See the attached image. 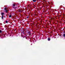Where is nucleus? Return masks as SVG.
<instances>
[{
	"label": "nucleus",
	"mask_w": 65,
	"mask_h": 65,
	"mask_svg": "<svg viewBox=\"0 0 65 65\" xmlns=\"http://www.w3.org/2000/svg\"><path fill=\"white\" fill-rule=\"evenodd\" d=\"M25 38H26V39H27V37H26Z\"/></svg>",
	"instance_id": "18"
},
{
	"label": "nucleus",
	"mask_w": 65,
	"mask_h": 65,
	"mask_svg": "<svg viewBox=\"0 0 65 65\" xmlns=\"http://www.w3.org/2000/svg\"><path fill=\"white\" fill-rule=\"evenodd\" d=\"M28 18H29V16H28L27 17V18L28 19Z\"/></svg>",
	"instance_id": "17"
},
{
	"label": "nucleus",
	"mask_w": 65,
	"mask_h": 65,
	"mask_svg": "<svg viewBox=\"0 0 65 65\" xmlns=\"http://www.w3.org/2000/svg\"><path fill=\"white\" fill-rule=\"evenodd\" d=\"M18 12H22L23 11H22V10H21L20 9H19L18 10Z\"/></svg>",
	"instance_id": "1"
},
{
	"label": "nucleus",
	"mask_w": 65,
	"mask_h": 65,
	"mask_svg": "<svg viewBox=\"0 0 65 65\" xmlns=\"http://www.w3.org/2000/svg\"><path fill=\"white\" fill-rule=\"evenodd\" d=\"M44 12H45V11Z\"/></svg>",
	"instance_id": "19"
},
{
	"label": "nucleus",
	"mask_w": 65,
	"mask_h": 65,
	"mask_svg": "<svg viewBox=\"0 0 65 65\" xmlns=\"http://www.w3.org/2000/svg\"><path fill=\"white\" fill-rule=\"evenodd\" d=\"M32 1L33 2H36V0H32Z\"/></svg>",
	"instance_id": "8"
},
{
	"label": "nucleus",
	"mask_w": 65,
	"mask_h": 65,
	"mask_svg": "<svg viewBox=\"0 0 65 65\" xmlns=\"http://www.w3.org/2000/svg\"><path fill=\"white\" fill-rule=\"evenodd\" d=\"M49 23H51L52 22V21H49Z\"/></svg>",
	"instance_id": "14"
},
{
	"label": "nucleus",
	"mask_w": 65,
	"mask_h": 65,
	"mask_svg": "<svg viewBox=\"0 0 65 65\" xmlns=\"http://www.w3.org/2000/svg\"><path fill=\"white\" fill-rule=\"evenodd\" d=\"M15 6V4H13V6Z\"/></svg>",
	"instance_id": "11"
},
{
	"label": "nucleus",
	"mask_w": 65,
	"mask_h": 65,
	"mask_svg": "<svg viewBox=\"0 0 65 65\" xmlns=\"http://www.w3.org/2000/svg\"><path fill=\"white\" fill-rule=\"evenodd\" d=\"M6 12H7L8 11V10H6Z\"/></svg>",
	"instance_id": "16"
},
{
	"label": "nucleus",
	"mask_w": 65,
	"mask_h": 65,
	"mask_svg": "<svg viewBox=\"0 0 65 65\" xmlns=\"http://www.w3.org/2000/svg\"><path fill=\"white\" fill-rule=\"evenodd\" d=\"M21 31H22V32H23V33L24 32V30L22 29H21Z\"/></svg>",
	"instance_id": "3"
},
{
	"label": "nucleus",
	"mask_w": 65,
	"mask_h": 65,
	"mask_svg": "<svg viewBox=\"0 0 65 65\" xmlns=\"http://www.w3.org/2000/svg\"><path fill=\"white\" fill-rule=\"evenodd\" d=\"M6 23H8V21H6Z\"/></svg>",
	"instance_id": "13"
},
{
	"label": "nucleus",
	"mask_w": 65,
	"mask_h": 65,
	"mask_svg": "<svg viewBox=\"0 0 65 65\" xmlns=\"http://www.w3.org/2000/svg\"><path fill=\"white\" fill-rule=\"evenodd\" d=\"M33 5H34V7H35V5H34V4H33Z\"/></svg>",
	"instance_id": "15"
},
{
	"label": "nucleus",
	"mask_w": 65,
	"mask_h": 65,
	"mask_svg": "<svg viewBox=\"0 0 65 65\" xmlns=\"http://www.w3.org/2000/svg\"><path fill=\"white\" fill-rule=\"evenodd\" d=\"M48 41H50L51 40V38H48L47 39Z\"/></svg>",
	"instance_id": "2"
},
{
	"label": "nucleus",
	"mask_w": 65,
	"mask_h": 65,
	"mask_svg": "<svg viewBox=\"0 0 65 65\" xmlns=\"http://www.w3.org/2000/svg\"><path fill=\"white\" fill-rule=\"evenodd\" d=\"M3 17H4V15H2V19H3H3H4Z\"/></svg>",
	"instance_id": "5"
},
{
	"label": "nucleus",
	"mask_w": 65,
	"mask_h": 65,
	"mask_svg": "<svg viewBox=\"0 0 65 65\" xmlns=\"http://www.w3.org/2000/svg\"><path fill=\"white\" fill-rule=\"evenodd\" d=\"M0 33H2V30H0Z\"/></svg>",
	"instance_id": "12"
},
{
	"label": "nucleus",
	"mask_w": 65,
	"mask_h": 65,
	"mask_svg": "<svg viewBox=\"0 0 65 65\" xmlns=\"http://www.w3.org/2000/svg\"><path fill=\"white\" fill-rule=\"evenodd\" d=\"M6 9H7V8H5L4 9L5 10H6Z\"/></svg>",
	"instance_id": "10"
},
{
	"label": "nucleus",
	"mask_w": 65,
	"mask_h": 65,
	"mask_svg": "<svg viewBox=\"0 0 65 65\" xmlns=\"http://www.w3.org/2000/svg\"><path fill=\"white\" fill-rule=\"evenodd\" d=\"M4 14V13L3 12L2 13L1 15H3Z\"/></svg>",
	"instance_id": "9"
},
{
	"label": "nucleus",
	"mask_w": 65,
	"mask_h": 65,
	"mask_svg": "<svg viewBox=\"0 0 65 65\" xmlns=\"http://www.w3.org/2000/svg\"><path fill=\"white\" fill-rule=\"evenodd\" d=\"M9 18H11V17H12V15H11V14L9 15Z\"/></svg>",
	"instance_id": "4"
},
{
	"label": "nucleus",
	"mask_w": 65,
	"mask_h": 65,
	"mask_svg": "<svg viewBox=\"0 0 65 65\" xmlns=\"http://www.w3.org/2000/svg\"><path fill=\"white\" fill-rule=\"evenodd\" d=\"M63 37H65V34H63Z\"/></svg>",
	"instance_id": "7"
},
{
	"label": "nucleus",
	"mask_w": 65,
	"mask_h": 65,
	"mask_svg": "<svg viewBox=\"0 0 65 65\" xmlns=\"http://www.w3.org/2000/svg\"><path fill=\"white\" fill-rule=\"evenodd\" d=\"M28 34H31V32L30 31H29L28 32Z\"/></svg>",
	"instance_id": "6"
}]
</instances>
